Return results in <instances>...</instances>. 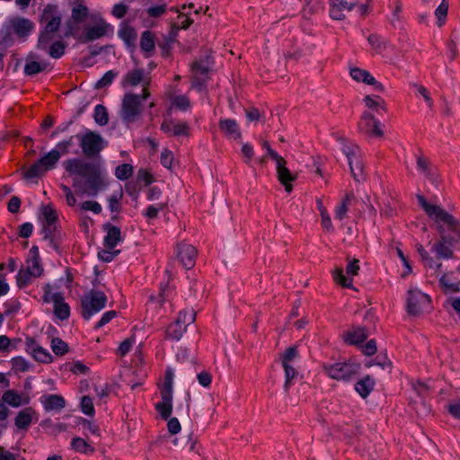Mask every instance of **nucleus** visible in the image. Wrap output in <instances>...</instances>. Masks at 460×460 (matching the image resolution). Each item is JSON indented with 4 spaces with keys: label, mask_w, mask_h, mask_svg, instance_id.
I'll return each mask as SVG.
<instances>
[{
    "label": "nucleus",
    "mask_w": 460,
    "mask_h": 460,
    "mask_svg": "<svg viewBox=\"0 0 460 460\" xmlns=\"http://www.w3.org/2000/svg\"><path fill=\"white\" fill-rule=\"evenodd\" d=\"M69 175L75 176L73 187L78 194L95 197L108 186L106 173L99 165L81 158H71L64 162Z\"/></svg>",
    "instance_id": "f257e3e1"
},
{
    "label": "nucleus",
    "mask_w": 460,
    "mask_h": 460,
    "mask_svg": "<svg viewBox=\"0 0 460 460\" xmlns=\"http://www.w3.org/2000/svg\"><path fill=\"white\" fill-rule=\"evenodd\" d=\"M347 160L349 165L350 174L353 181L349 183L351 190L347 193V211L349 206L355 204L358 205L356 210L361 211L367 206L365 200L360 198L361 202L358 204V199L356 194H359L364 189V184L367 180V173L365 172V163L362 158V151L359 146L354 143L347 146Z\"/></svg>",
    "instance_id": "f03ea898"
},
{
    "label": "nucleus",
    "mask_w": 460,
    "mask_h": 460,
    "mask_svg": "<svg viewBox=\"0 0 460 460\" xmlns=\"http://www.w3.org/2000/svg\"><path fill=\"white\" fill-rule=\"evenodd\" d=\"M34 23L25 17L13 16L7 19L2 26L0 44L4 48L13 44V35L24 41L34 30Z\"/></svg>",
    "instance_id": "7ed1b4c3"
},
{
    "label": "nucleus",
    "mask_w": 460,
    "mask_h": 460,
    "mask_svg": "<svg viewBox=\"0 0 460 460\" xmlns=\"http://www.w3.org/2000/svg\"><path fill=\"white\" fill-rule=\"evenodd\" d=\"M150 96L147 89L142 90V94L127 93L121 100L120 118L126 124L136 122L142 113V101Z\"/></svg>",
    "instance_id": "20e7f679"
},
{
    "label": "nucleus",
    "mask_w": 460,
    "mask_h": 460,
    "mask_svg": "<svg viewBox=\"0 0 460 460\" xmlns=\"http://www.w3.org/2000/svg\"><path fill=\"white\" fill-rule=\"evenodd\" d=\"M436 228L439 238L431 246V252L436 254L438 259L448 260L454 257V245L460 241L456 233L449 230L446 225L436 223Z\"/></svg>",
    "instance_id": "39448f33"
},
{
    "label": "nucleus",
    "mask_w": 460,
    "mask_h": 460,
    "mask_svg": "<svg viewBox=\"0 0 460 460\" xmlns=\"http://www.w3.org/2000/svg\"><path fill=\"white\" fill-rule=\"evenodd\" d=\"M420 206L435 223L443 222L460 239V222L438 205L429 204L422 195H417Z\"/></svg>",
    "instance_id": "423d86ee"
},
{
    "label": "nucleus",
    "mask_w": 460,
    "mask_h": 460,
    "mask_svg": "<svg viewBox=\"0 0 460 460\" xmlns=\"http://www.w3.org/2000/svg\"><path fill=\"white\" fill-rule=\"evenodd\" d=\"M41 20L46 22L44 31L39 37L38 47L46 49L50 42L51 34L58 31L61 24V17L58 13L57 6L48 4L41 14Z\"/></svg>",
    "instance_id": "0eeeda50"
},
{
    "label": "nucleus",
    "mask_w": 460,
    "mask_h": 460,
    "mask_svg": "<svg viewBox=\"0 0 460 460\" xmlns=\"http://www.w3.org/2000/svg\"><path fill=\"white\" fill-rule=\"evenodd\" d=\"M107 296L100 290L91 289L81 297L82 316L89 320L107 305Z\"/></svg>",
    "instance_id": "6e6552de"
},
{
    "label": "nucleus",
    "mask_w": 460,
    "mask_h": 460,
    "mask_svg": "<svg viewBox=\"0 0 460 460\" xmlns=\"http://www.w3.org/2000/svg\"><path fill=\"white\" fill-rule=\"evenodd\" d=\"M60 151L52 149L40 158L23 173L26 180H32L42 176L47 171L52 170L60 158Z\"/></svg>",
    "instance_id": "1a4fd4ad"
},
{
    "label": "nucleus",
    "mask_w": 460,
    "mask_h": 460,
    "mask_svg": "<svg viewBox=\"0 0 460 460\" xmlns=\"http://www.w3.org/2000/svg\"><path fill=\"white\" fill-rule=\"evenodd\" d=\"M76 139L80 142L82 151L87 157L97 156L106 146L103 137L91 130H87L84 135L77 134Z\"/></svg>",
    "instance_id": "9d476101"
},
{
    "label": "nucleus",
    "mask_w": 460,
    "mask_h": 460,
    "mask_svg": "<svg viewBox=\"0 0 460 460\" xmlns=\"http://www.w3.org/2000/svg\"><path fill=\"white\" fill-rule=\"evenodd\" d=\"M430 297L420 290L410 289L407 297V312L410 315L417 316L429 311L430 306Z\"/></svg>",
    "instance_id": "9b49d317"
},
{
    "label": "nucleus",
    "mask_w": 460,
    "mask_h": 460,
    "mask_svg": "<svg viewBox=\"0 0 460 460\" xmlns=\"http://www.w3.org/2000/svg\"><path fill=\"white\" fill-rule=\"evenodd\" d=\"M45 302H53L54 304V314L60 320H66L70 315L69 305L64 301V297L61 293H53L46 291L44 295Z\"/></svg>",
    "instance_id": "f8f14e48"
},
{
    "label": "nucleus",
    "mask_w": 460,
    "mask_h": 460,
    "mask_svg": "<svg viewBox=\"0 0 460 460\" xmlns=\"http://www.w3.org/2000/svg\"><path fill=\"white\" fill-rule=\"evenodd\" d=\"M150 81L149 71L136 67L126 74L122 80V86H137V84H142L144 86L143 89H146Z\"/></svg>",
    "instance_id": "ddd939ff"
},
{
    "label": "nucleus",
    "mask_w": 460,
    "mask_h": 460,
    "mask_svg": "<svg viewBox=\"0 0 460 460\" xmlns=\"http://www.w3.org/2000/svg\"><path fill=\"white\" fill-rule=\"evenodd\" d=\"M118 37L124 42L130 53L135 51L137 49V32L133 26L129 25L127 22H123L118 30Z\"/></svg>",
    "instance_id": "4468645a"
},
{
    "label": "nucleus",
    "mask_w": 460,
    "mask_h": 460,
    "mask_svg": "<svg viewBox=\"0 0 460 460\" xmlns=\"http://www.w3.org/2000/svg\"><path fill=\"white\" fill-rule=\"evenodd\" d=\"M111 29L102 18H100L94 25L86 26L84 31L83 39L84 41H92L105 36Z\"/></svg>",
    "instance_id": "2eb2a0df"
},
{
    "label": "nucleus",
    "mask_w": 460,
    "mask_h": 460,
    "mask_svg": "<svg viewBox=\"0 0 460 460\" xmlns=\"http://www.w3.org/2000/svg\"><path fill=\"white\" fill-rule=\"evenodd\" d=\"M180 31V27L176 23H172L170 31L167 34H163L160 39H157L156 44L162 50V56H169L172 45L175 43Z\"/></svg>",
    "instance_id": "dca6fc26"
},
{
    "label": "nucleus",
    "mask_w": 460,
    "mask_h": 460,
    "mask_svg": "<svg viewBox=\"0 0 460 460\" xmlns=\"http://www.w3.org/2000/svg\"><path fill=\"white\" fill-rule=\"evenodd\" d=\"M277 177L279 182L285 187L287 192H291L293 186L292 181L296 179V175L292 173L288 168H287V162L284 158L276 162Z\"/></svg>",
    "instance_id": "f3484780"
},
{
    "label": "nucleus",
    "mask_w": 460,
    "mask_h": 460,
    "mask_svg": "<svg viewBox=\"0 0 460 460\" xmlns=\"http://www.w3.org/2000/svg\"><path fill=\"white\" fill-rule=\"evenodd\" d=\"M197 253L196 248L190 244L182 243L178 245L177 257L187 270L194 266Z\"/></svg>",
    "instance_id": "a211bd4d"
},
{
    "label": "nucleus",
    "mask_w": 460,
    "mask_h": 460,
    "mask_svg": "<svg viewBox=\"0 0 460 460\" xmlns=\"http://www.w3.org/2000/svg\"><path fill=\"white\" fill-rule=\"evenodd\" d=\"M25 349L37 361L41 363H49L52 361V356L50 353L47 349L39 346L31 338L26 339Z\"/></svg>",
    "instance_id": "6ab92c4d"
},
{
    "label": "nucleus",
    "mask_w": 460,
    "mask_h": 460,
    "mask_svg": "<svg viewBox=\"0 0 460 460\" xmlns=\"http://www.w3.org/2000/svg\"><path fill=\"white\" fill-rule=\"evenodd\" d=\"M349 74L351 77L357 82H362L366 84L373 85L375 90L383 93L385 91L384 85L377 82L370 73L365 69L358 67L350 68Z\"/></svg>",
    "instance_id": "aec40b11"
},
{
    "label": "nucleus",
    "mask_w": 460,
    "mask_h": 460,
    "mask_svg": "<svg viewBox=\"0 0 460 460\" xmlns=\"http://www.w3.org/2000/svg\"><path fill=\"white\" fill-rule=\"evenodd\" d=\"M218 128L228 138L234 140L241 138L242 134L235 119H221L218 123Z\"/></svg>",
    "instance_id": "412c9836"
},
{
    "label": "nucleus",
    "mask_w": 460,
    "mask_h": 460,
    "mask_svg": "<svg viewBox=\"0 0 460 460\" xmlns=\"http://www.w3.org/2000/svg\"><path fill=\"white\" fill-rule=\"evenodd\" d=\"M190 66L193 77L208 78V75L213 66V62L210 59H195Z\"/></svg>",
    "instance_id": "4be33fe9"
},
{
    "label": "nucleus",
    "mask_w": 460,
    "mask_h": 460,
    "mask_svg": "<svg viewBox=\"0 0 460 460\" xmlns=\"http://www.w3.org/2000/svg\"><path fill=\"white\" fill-rule=\"evenodd\" d=\"M26 263L27 269L31 271L33 277H40L41 275L43 269L40 262L39 249L36 245L31 248Z\"/></svg>",
    "instance_id": "5701e85b"
},
{
    "label": "nucleus",
    "mask_w": 460,
    "mask_h": 460,
    "mask_svg": "<svg viewBox=\"0 0 460 460\" xmlns=\"http://www.w3.org/2000/svg\"><path fill=\"white\" fill-rule=\"evenodd\" d=\"M40 402L44 406V409L48 411H60L66 406L65 399L58 394H48L43 395L40 398Z\"/></svg>",
    "instance_id": "b1692460"
},
{
    "label": "nucleus",
    "mask_w": 460,
    "mask_h": 460,
    "mask_svg": "<svg viewBox=\"0 0 460 460\" xmlns=\"http://www.w3.org/2000/svg\"><path fill=\"white\" fill-rule=\"evenodd\" d=\"M2 401L12 407L17 408L28 404L30 397L19 394L14 390H7L3 394Z\"/></svg>",
    "instance_id": "393cba45"
},
{
    "label": "nucleus",
    "mask_w": 460,
    "mask_h": 460,
    "mask_svg": "<svg viewBox=\"0 0 460 460\" xmlns=\"http://www.w3.org/2000/svg\"><path fill=\"white\" fill-rule=\"evenodd\" d=\"M103 227L107 231L104 245L107 249L112 250L121 241L120 229L110 224H105Z\"/></svg>",
    "instance_id": "a878e982"
},
{
    "label": "nucleus",
    "mask_w": 460,
    "mask_h": 460,
    "mask_svg": "<svg viewBox=\"0 0 460 460\" xmlns=\"http://www.w3.org/2000/svg\"><path fill=\"white\" fill-rule=\"evenodd\" d=\"M23 69L27 75H34L40 72L47 70L51 66L50 63L45 59H25Z\"/></svg>",
    "instance_id": "bb28decb"
},
{
    "label": "nucleus",
    "mask_w": 460,
    "mask_h": 460,
    "mask_svg": "<svg viewBox=\"0 0 460 460\" xmlns=\"http://www.w3.org/2000/svg\"><path fill=\"white\" fill-rule=\"evenodd\" d=\"M375 385H376L375 379L371 376L367 375L364 377L358 380L354 386H355L356 392L362 398H367L370 394V393L374 390Z\"/></svg>",
    "instance_id": "cd10ccee"
},
{
    "label": "nucleus",
    "mask_w": 460,
    "mask_h": 460,
    "mask_svg": "<svg viewBox=\"0 0 460 460\" xmlns=\"http://www.w3.org/2000/svg\"><path fill=\"white\" fill-rule=\"evenodd\" d=\"M362 121L366 123L367 131L375 137H383L384 132L381 128V122L370 112H364Z\"/></svg>",
    "instance_id": "c85d7f7f"
},
{
    "label": "nucleus",
    "mask_w": 460,
    "mask_h": 460,
    "mask_svg": "<svg viewBox=\"0 0 460 460\" xmlns=\"http://www.w3.org/2000/svg\"><path fill=\"white\" fill-rule=\"evenodd\" d=\"M162 402L155 404L156 411L164 420L170 418L172 411V394L161 393Z\"/></svg>",
    "instance_id": "c756f323"
},
{
    "label": "nucleus",
    "mask_w": 460,
    "mask_h": 460,
    "mask_svg": "<svg viewBox=\"0 0 460 460\" xmlns=\"http://www.w3.org/2000/svg\"><path fill=\"white\" fill-rule=\"evenodd\" d=\"M156 41L157 39L155 34L153 31L146 30L141 33L139 47L144 53L151 55L155 50Z\"/></svg>",
    "instance_id": "7c9ffc66"
},
{
    "label": "nucleus",
    "mask_w": 460,
    "mask_h": 460,
    "mask_svg": "<svg viewBox=\"0 0 460 460\" xmlns=\"http://www.w3.org/2000/svg\"><path fill=\"white\" fill-rule=\"evenodd\" d=\"M34 411L31 408H25L20 411L14 420L15 426L19 429H26L32 422Z\"/></svg>",
    "instance_id": "2f4dec72"
},
{
    "label": "nucleus",
    "mask_w": 460,
    "mask_h": 460,
    "mask_svg": "<svg viewBox=\"0 0 460 460\" xmlns=\"http://www.w3.org/2000/svg\"><path fill=\"white\" fill-rule=\"evenodd\" d=\"M161 129L165 133H170L174 137L187 136L188 126L186 123H174L172 121L164 122Z\"/></svg>",
    "instance_id": "473e14b6"
},
{
    "label": "nucleus",
    "mask_w": 460,
    "mask_h": 460,
    "mask_svg": "<svg viewBox=\"0 0 460 460\" xmlns=\"http://www.w3.org/2000/svg\"><path fill=\"white\" fill-rule=\"evenodd\" d=\"M329 15L332 20H343L344 13L343 11L345 9V2L344 0H330L329 1Z\"/></svg>",
    "instance_id": "72a5a7b5"
},
{
    "label": "nucleus",
    "mask_w": 460,
    "mask_h": 460,
    "mask_svg": "<svg viewBox=\"0 0 460 460\" xmlns=\"http://www.w3.org/2000/svg\"><path fill=\"white\" fill-rule=\"evenodd\" d=\"M367 338L366 330L362 327L354 328L353 331L347 332V343L359 345Z\"/></svg>",
    "instance_id": "f704fd0d"
},
{
    "label": "nucleus",
    "mask_w": 460,
    "mask_h": 460,
    "mask_svg": "<svg viewBox=\"0 0 460 460\" xmlns=\"http://www.w3.org/2000/svg\"><path fill=\"white\" fill-rule=\"evenodd\" d=\"M187 331V326L177 321L170 324L166 330V337L171 340L180 341Z\"/></svg>",
    "instance_id": "c9c22d12"
},
{
    "label": "nucleus",
    "mask_w": 460,
    "mask_h": 460,
    "mask_svg": "<svg viewBox=\"0 0 460 460\" xmlns=\"http://www.w3.org/2000/svg\"><path fill=\"white\" fill-rule=\"evenodd\" d=\"M359 270V261L357 259H353L347 263V289L350 288L354 291H358V288L352 285L351 276H356L358 274Z\"/></svg>",
    "instance_id": "e433bc0d"
},
{
    "label": "nucleus",
    "mask_w": 460,
    "mask_h": 460,
    "mask_svg": "<svg viewBox=\"0 0 460 460\" xmlns=\"http://www.w3.org/2000/svg\"><path fill=\"white\" fill-rule=\"evenodd\" d=\"M364 102L367 108L376 110L378 113H380L381 111H386L385 101L380 96L372 97L370 95H366Z\"/></svg>",
    "instance_id": "4c0bfd02"
},
{
    "label": "nucleus",
    "mask_w": 460,
    "mask_h": 460,
    "mask_svg": "<svg viewBox=\"0 0 460 460\" xmlns=\"http://www.w3.org/2000/svg\"><path fill=\"white\" fill-rule=\"evenodd\" d=\"M328 376L336 380H343L345 378L344 363L338 362L329 367H325Z\"/></svg>",
    "instance_id": "58836bf2"
},
{
    "label": "nucleus",
    "mask_w": 460,
    "mask_h": 460,
    "mask_svg": "<svg viewBox=\"0 0 460 460\" xmlns=\"http://www.w3.org/2000/svg\"><path fill=\"white\" fill-rule=\"evenodd\" d=\"M71 447L77 452L88 454L93 453L94 448L92 447L85 439L76 437L72 439Z\"/></svg>",
    "instance_id": "ea45409f"
},
{
    "label": "nucleus",
    "mask_w": 460,
    "mask_h": 460,
    "mask_svg": "<svg viewBox=\"0 0 460 460\" xmlns=\"http://www.w3.org/2000/svg\"><path fill=\"white\" fill-rule=\"evenodd\" d=\"M93 119L98 125H106L109 121L107 109L102 104L96 105L94 109Z\"/></svg>",
    "instance_id": "a19ab883"
},
{
    "label": "nucleus",
    "mask_w": 460,
    "mask_h": 460,
    "mask_svg": "<svg viewBox=\"0 0 460 460\" xmlns=\"http://www.w3.org/2000/svg\"><path fill=\"white\" fill-rule=\"evenodd\" d=\"M367 40L371 47L376 49V55L383 54V49L386 48V43L381 36L371 34L368 36Z\"/></svg>",
    "instance_id": "79ce46f5"
},
{
    "label": "nucleus",
    "mask_w": 460,
    "mask_h": 460,
    "mask_svg": "<svg viewBox=\"0 0 460 460\" xmlns=\"http://www.w3.org/2000/svg\"><path fill=\"white\" fill-rule=\"evenodd\" d=\"M439 286L443 289L445 293L452 292L456 293L460 291V281L458 282H451L447 278V275L444 274L439 279Z\"/></svg>",
    "instance_id": "37998d69"
},
{
    "label": "nucleus",
    "mask_w": 460,
    "mask_h": 460,
    "mask_svg": "<svg viewBox=\"0 0 460 460\" xmlns=\"http://www.w3.org/2000/svg\"><path fill=\"white\" fill-rule=\"evenodd\" d=\"M448 11V3L447 0H442L440 4L435 10V15L437 17V23L439 27L445 24Z\"/></svg>",
    "instance_id": "c03bdc74"
},
{
    "label": "nucleus",
    "mask_w": 460,
    "mask_h": 460,
    "mask_svg": "<svg viewBox=\"0 0 460 460\" xmlns=\"http://www.w3.org/2000/svg\"><path fill=\"white\" fill-rule=\"evenodd\" d=\"M133 172V167L128 164H122L116 167L115 175L120 181L128 180Z\"/></svg>",
    "instance_id": "a18cd8bd"
},
{
    "label": "nucleus",
    "mask_w": 460,
    "mask_h": 460,
    "mask_svg": "<svg viewBox=\"0 0 460 460\" xmlns=\"http://www.w3.org/2000/svg\"><path fill=\"white\" fill-rule=\"evenodd\" d=\"M51 349L57 356H63L67 352L68 346L60 338H53L51 341Z\"/></svg>",
    "instance_id": "49530a36"
},
{
    "label": "nucleus",
    "mask_w": 460,
    "mask_h": 460,
    "mask_svg": "<svg viewBox=\"0 0 460 460\" xmlns=\"http://www.w3.org/2000/svg\"><path fill=\"white\" fill-rule=\"evenodd\" d=\"M88 15V8L84 4H77L72 9V18L76 22H82Z\"/></svg>",
    "instance_id": "de8ad7c7"
},
{
    "label": "nucleus",
    "mask_w": 460,
    "mask_h": 460,
    "mask_svg": "<svg viewBox=\"0 0 460 460\" xmlns=\"http://www.w3.org/2000/svg\"><path fill=\"white\" fill-rule=\"evenodd\" d=\"M66 47L63 40H57L50 45L49 54L51 58H60L65 54Z\"/></svg>",
    "instance_id": "09e8293b"
},
{
    "label": "nucleus",
    "mask_w": 460,
    "mask_h": 460,
    "mask_svg": "<svg viewBox=\"0 0 460 460\" xmlns=\"http://www.w3.org/2000/svg\"><path fill=\"white\" fill-rule=\"evenodd\" d=\"M196 319V313L193 310L186 311L183 310L180 312L177 319L178 323L183 324V325H190V323H194Z\"/></svg>",
    "instance_id": "8fccbe9b"
},
{
    "label": "nucleus",
    "mask_w": 460,
    "mask_h": 460,
    "mask_svg": "<svg viewBox=\"0 0 460 460\" xmlns=\"http://www.w3.org/2000/svg\"><path fill=\"white\" fill-rule=\"evenodd\" d=\"M285 371V384H284V389L286 392L288 391L289 387L292 385L293 379L297 376V371L291 366V365H286L282 366Z\"/></svg>",
    "instance_id": "3c124183"
},
{
    "label": "nucleus",
    "mask_w": 460,
    "mask_h": 460,
    "mask_svg": "<svg viewBox=\"0 0 460 460\" xmlns=\"http://www.w3.org/2000/svg\"><path fill=\"white\" fill-rule=\"evenodd\" d=\"M117 75H118V72H115L113 70H110V71L106 72L103 75V76L96 82L95 88L101 89V88L110 85L113 82L114 78L117 76Z\"/></svg>",
    "instance_id": "603ef678"
},
{
    "label": "nucleus",
    "mask_w": 460,
    "mask_h": 460,
    "mask_svg": "<svg viewBox=\"0 0 460 460\" xmlns=\"http://www.w3.org/2000/svg\"><path fill=\"white\" fill-rule=\"evenodd\" d=\"M354 10L360 17H365L369 12V4L367 3L360 4H358L355 2L349 4L347 3V11L352 12Z\"/></svg>",
    "instance_id": "864d4df0"
},
{
    "label": "nucleus",
    "mask_w": 460,
    "mask_h": 460,
    "mask_svg": "<svg viewBox=\"0 0 460 460\" xmlns=\"http://www.w3.org/2000/svg\"><path fill=\"white\" fill-rule=\"evenodd\" d=\"M34 278L30 270L21 269L17 274V284L20 288L28 285L31 279Z\"/></svg>",
    "instance_id": "5fc2aeb1"
},
{
    "label": "nucleus",
    "mask_w": 460,
    "mask_h": 460,
    "mask_svg": "<svg viewBox=\"0 0 460 460\" xmlns=\"http://www.w3.org/2000/svg\"><path fill=\"white\" fill-rule=\"evenodd\" d=\"M298 357V351L296 346L288 348L281 355L282 366L290 365V362Z\"/></svg>",
    "instance_id": "6e6d98bb"
},
{
    "label": "nucleus",
    "mask_w": 460,
    "mask_h": 460,
    "mask_svg": "<svg viewBox=\"0 0 460 460\" xmlns=\"http://www.w3.org/2000/svg\"><path fill=\"white\" fill-rule=\"evenodd\" d=\"M417 166L424 172L427 178H429L433 182L435 181V176L429 169L428 159L422 156H419L417 158Z\"/></svg>",
    "instance_id": "4d7b16f0"
},
{
    "label": "nucleus",
    "mask_w": 460,
    "mask_h": 460,
    "mask_svg": "<svg viewBox=\"0 0 460 460\" xmlns=\"http://www.w3.org/2000/svg\"><path fill=\"white\" fill-rule=\"evenodd\" d=\"M41 214L45 219V224H55L57 220V213L50 205L43 206L41 208Z\"/></svg>",
    "instance_id": "13d9d810"
},
{
    "label": "nucleus",
    "mask_w": 460,
    "mask_h": 460,
    "mask_svg": "<svg viewBox=\"0 0 460 460\" xmlns=\"http://www.w3.org/2000/svg\"><path fill=\"white\" fill-rule=\"evenodd\" d=\"M123 193L121 190L114 192L108 199L109 208L111 212H119L120 210L119 201L122 199Z\"/></svg>",
    "instance_id": "bf43d9fd"
},
{
    "label": "nucleus",
    "mask_w": 460,
    "mask_h": 460,
    "mask_svg": "<svg viewBox=\"0 0 460 460\" xmlns=\"http://www.w3.org/2000/svg\"><path fill=\"white\" fill-rule=\"evenodd\" d=\"M173 371L172 368H168L165 373L164 383L161 388V393L172 394L173 391Z\"/></svg>",
    "instance_id": "052dcab7"
},
{
    "label": "nucleus",
    "mask_w": 460,
    "mask_h": 460,
    "mask_svg": "<svg viewBox=\"0 0 460 460\" xmlns=\"http://www.w3.org/2000/svg\"><path fill=\"white\" fill-rule=\"evenodd\" d=\"M75 139H76V135L71 136L69 138L58 142L55 149L60 151V155H66L70 152L72 146H74Z\"/></svg>",
    "instance_id": "680f3d73"
},
{
    "label": "nucleus",
    "mask_w": 460,
    "mask_h": 460,
    "mask_svg": "<svg viewBox=\"0 0 460 460\" xmlns=\"http://www.w3.org/2000/svg\"><path fill=\"white\" fill-rule=\"evenodd\" d=\"M81 410L86 415L93 416L94 414L93 403L90 396H83L81 400Z\"/></svg>",
    "instance_id": "e2e57ef3"
},
{
    "label": "nucleus",
    "mask_w": 460,
    "mask_h": 460,
    "mask_svg": "<svg viewBox=\"0 0 460 460\" xmlns=\"http://www.w3.org/2000/svg\"><path fill=\"white\" fill-rule=\"evenodd\" d=\"M166 206V203H159L156 205H150L146 212L144 213L145 217L149 219H154L157 217L158 212L164 209Z\"/></svg>",
    "instance_id": "0e129e2a"
},
{
    "label": "nucleus",
    "mask_w": 460,
    "mask_h": 460,
    "mask_svg": "<svg viewBox=\"0 0 460 460\" xmlns=\"http://www.w3.org/2000/svg\"><path fill=\"white\" fill-rule=\"evenodd\" d=\"M172 104L181 111L189 109L190 103V100L186 95H177L172 99Z\"/></svg>",
    "instance_id": "69168bd1"
},
{
    "label": "nucleus",
    "mask_w": 460,
    "mask_h": 460,
    "mask_svg": "<svg viewBox=\"0 0 460 460\" xmlns=\"http://www.w3.org/2000/svg\"><path fill=\"white\" fill-rule=\"evenodd\" d=\"M392 8V23L395 25L396 22L401 21L400 13L402 10V3L401 0H394L393 3Z\"/></svg>",
    "instance_id": "338daca9"
},
{
    "label": "nucleus",
    "mask_w": 460,
    "mask_h": 460,
    "mask_svg": "<svg viewBox=\"0 0 460 460\" xmlns=\"http://www.w3.org/2000/svg\"><path fill=\"white\" fill-rule=\"evenodd\" d=\"M81 208L84 211H92L94 214H100L102 210V206L97 201L93 200L84 201L81 204Z\"/></svg>",
    "instance_id": "774afa93"
}]
</instances>
